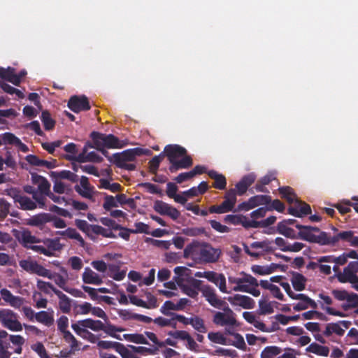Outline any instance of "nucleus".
<instances>
[{
    "label": "nucleus",
    "mask_w": 358,
    "mask_h": 358,
    "mask_svg": "<svg viewBox=\"0 0 358 358\" xmlns=\"http://www.w3.org/2000/svg\"><path fill=\"white\" fill-rule=\"evenodd\" d=\"M187 150L178 144H169L165 146L162 152L164 157H166L170 166L169 170L171 173H176L180 169H187L193 164L190 155H187Z\"/></svg>",
    "instance_id": "f257e3e1"
},
{
    "label": "nucleus",
    "mask_w": 358,
    "mask_h": 358,
    "mask_svg": "<svg viewBox=\"0 0 358 358\" xmlns=\"http://www.w3.org/2000/svg\"><path fill=\"white\" fill-rule=\"evenodd\" d=\"M107 159L114 164L117 167L127 171H134L136 168V165L132 163L136 159V157L141 156L145 154L146 152H150L148 150H144L141 148H135L127 149L122 152H116L113 155H110L109 152L106 150V148H102L98 150Z\"/></svg>",
    "instance_id": "f03ea898"
},
{
    "label": "nucleus",
    "mask_w": 358,
    "mask_h": 358,
    "mask_svg": "<svg viewBox=\"0 0 358 358\" xmlns=\"http://www.w3.org/2000/svg\"><path fill=\"white\" fill-rule=\"evenodd\" d=\"M278 191L282 199H285L289 204H294L287 208L289 214L296 217H303L311 213L310 205L299 200L291 187H280L278 188Z\"/></svg>",
    "instance_id": "7ed1b4c3"
},
{
    "label": "nucleus",
    "mask_w": 358,
    "mask_h": 358,
    "mask_svg": "<svg viewBox=\"0 0 358 358\" xmlns=\"http://www.w3.org/2000/svg\"><path fill=\"white\" fill-rule=\"evenodd\" d=\"M296 227L300 231L297 234V238L318 243L320 245H335L338 241V233L331 236L325 231H321L318 235L312 233L308 226L296 224Z\"/></svg>",
    "instance_id": "20e7f679"
},
{
    "label": "nucleus",
    "mask_w": 358,
    "mask_h": 358,
    "mask_svg": "<svg viewBox=\"0 0 358 358\" xmlns=\"http://www.w3.org/2000/svg\"><path fill=\"white\" fill-rule=\"evenodd\" d=\"M190 285L196 289L197 291L201 290L203 296L206 298V301L213 307L217 308H222L226 303L224 301L219 299L215 294V289L208 285L201 287L202 281L190 278Z\"/></svg>",
    "instance_id": "39448f33"
},
{
    "label": "nucleus",
    "mask_w": 358,
    "mask_h": 358,
    "mask_svg": "<svg viewBox=\"0 0 358 358\" xmlns=\"http://www.w3.org/2000/svg\"><path fill=\"white\" fill-rule=\"evenodd\" d=\"M358 261L350 262L343 268L342 273L337 274L338 280L341 283H350L352 287L358 291Z\"/></svg>",
    "instance_id": "423d86ee"
},
{
    "label": "nucleus",
    "mask_w": 358,
    "mask_h": 358,
    "mask_svg": "<svg viewBox=\"0 0 358 358\" xmlns=\"http://www.w3.org/2000/svg\"><path fill=\"white\" fill-rule=\"evenodd\" d=\"M222 255V250L220 248H215L211 244L202 242L197 252V257L200 262L203 263H215Z\"/></svg>",
    "instance_id": "0eeeda50"
},
{
    "label": "nucleus",
    "mask_w": 358,
    "mask_h": 358,
    "mask_svg": "<svg viewBox=\"0 0 358 358\" xmlns=\"http://www.w3.org/2000/svg\"><path fill=\"white\" fill-rule=\"evenodd\" d=\"M236 202V192L230 189L224 195V201L220 205H213L209 207L210 213L222 214L233 210Z\"/></svg>",
    "instance_id": "6e6552de"
},
{
    "label": "nucleus",
    "mask_w": 358,
    "mask_h": 358,
    "mask_svg": "<svg viewBox=\"0 0 358 358\" xmlns=\"http://www.w3.org/2000/svg\"><path fill=\"white\" fill-rule=\"evenodd\" d=\"M17 314L10 309L0 310V322L10 331H20L22 330V325L17 320Z\"/></svg>",
    "instance_id": "1a4fd4ad"
},
{
    "label": "nucleus",
    "mask_w": 358,
    "mask_h": 358,
    "mask_svg": "<svg viewBox=\"0 0 358 358\" xmlns=\"http://www.w3.org/2000/svg\"><path fill=\"white\" fill-rule=\"evenodd\" d=\"M228 280L229 283L236 285L233 288L235 292H241V290L238 289L243 286L249 287L251 285L259 286L258 281L255 278L243 271L240 273L239 277L229 276Z\"/></svg>",
    "instance_id": "9d476101"
},
{
    "label": "nucleus",
    "mask_w": 358,
    "mask_h": 358,
    "mask_svg": "<svg viewBox=\"0 0 358 358\" xmlns=\"http://www.w3.org/2000/svg\"><path fill=\"white\" fill-rule=\"evenodd\" d=\"M8 194L13 199L15 203H18L20 206V208L24 210H34L37 207L36 202L23 195L17 188H11Z\"/></svg>",
    "instance_id": "9b49d317"
},
{
    "label": "nucleus",
    "mask_w": 358,
    "mask_h": 358,
    "mask_svg": "<svg viewBox=\"0 0 358 358\" xmlns=\"http://www.w3.org/2000/svg\"><path fill=\"white\" fill-rule=\"evenodd\" d=\"M67 106L71 110L76 113L90 109L89 100L85 95L72 96L69 99Z\"/></svg>",
    "instance_id": "f8f14e48"
},
{
    "label": "nucleus",
    "mask_w": 358,
    "mask_h": 358,
    "mask_svg": "<svg viewBox=\"0 0 358 358\" xmlns=\"http://www.w3.org/2000/svg\"><path fill=\"white\" fill-rule=\"evenodd\" d=\"M153 208L160 215H168L173 220H176L180 215L178 210L162 201H156Z\"/></svg>",
    "instance_id": "ddd939ff"
},
{
    "label": "nucleus",
    "mask_w": 358,
    "mask_h": 358,
    "mask_svg": "<svg viewBox=\"0 0 358 358\" xmlns=\"http://www.w3.org/2000/svg\"><path fill=\"white\" fill-rule=\"evenodd\" d=\"M351 324L350 321L341 320L336 323H329L326 326V329L324 331V335L330 336L333 333L338 336H343L345 333L344 329L341 327L342 325L344 328L348 329Z\"/></svg>",
    "instance_id": "4468645a"
},
{
    "label": "nucleus",
    "mask_w": 358,
    "mask_h": 358,
    "mask_svg": "<svg viewBox=\"0 0 358 358\" xmlns=\"http://www.w3.org/2000/svg\"><path fill=\"white\" fill-rule=\"evenodd\" d=\"M19 243L26 249H29L31 245L41 242V240L32 235L28 229H24L15 235Z\"/></svg>",
    "instance_id": "2eb2a0df"
},
{
    "label": "nucleus",
    "mask_w": 358,
    "mask_h": 358,
    "mask_svg": "<svg viewBox=\"0 0 358 358\" xmlns=\"http://www.w3.org/2000/svg\"><path fill=\"white\" fill-rule=\"evenodd\" d=\"M274 243L278 245L280 250L283 252H299L305 246L303 243L299 242H295L291 244L281 237H277L274 240Z\"/></svg>",
    "instance_id": "dca6fc26"
},
{
    "label": "nucleus",
    "mask_w": 358,
    "mask_h": 358,
    "mask_svg": "<svg viewBox=\"0 0 358 358\" xmlns=\"http://www.w3.org/2000/svg\"><path fill=\"white\" fill-rule=\"evenodd\" d=\"M229 301L234 306H239L245 309H251L254 307V300L248 296L235 294L233 297L228 299Z\"/></svg>",
    "instance_id": "f3484780"
},
{
    "label": "nucleus",
    "mask_w": 358,
    "mask_h": 358,
    "mask_svg": "<svg viewBox=\"0 0 358 358\" xmlns=\"http://www.w3.org/2000/svg\"><path fill=\"white\" fill-rule=\"evenodd\" d=\"M75 190L84 198H92V187L90 186L88 178L86 176H81L80 185H76Z\"/></svg>",
    "instance_id": "a211bd4d"
},
{
    "label": "nucleus",
    "mask_w": 358,
    "mask_h": 358,
    "mask_svg": "<svg viewBox=\"0 0 358 358\" xmlns=\"http://www.w3.org/2000/svg\"><path fill=\"white\" fill-rule=\"evenodd\" d=\"M72 324H77L80 328L90 329L94 331H99L104 328V324L101 320H95L91 318L78 320Z\"/></svg>",
    "instance_id": "6ab92c4d"
},
{
    "label": "nucleus",
    "mask_w": 358,
    "mask_h": 358,
    "mask_svg": "<svg viewBox=\"0 0 358 358\" xmlns=\"http://www.w3.org/2000/svg\"><path fill=\"white\" fill-rule=\"evenodd\" d=\"M213 321L219 326H234L236 324V320L234 316L222 312H217L213 316Z\"/></svg>",
    "instance_id": "aec40b11"
},
{
    "label": "nucleus",
    "mask_w": 358,
    "mask_h": 358,
    "mask_svg": "<svg viewBox=\"0 0 358 358\" xmlns=\"http://www.w3.org/2000/svg\"><path fill=\"white\" fill-rule=\"evenodd\" d=\"M83 281L86 284L99 285L102 284V278L90 267H85L82 275Z\"/></svg>",
    "instance_id": "412c9836"
},
{
    "label": "nucleus",
    "mask_w": 358,
    "mask_h": 358,
    "mask_svg": "<svg viewBox=\"0 0 358 358\" xmlns=\"http://www.w3.org/2000/svg\"><path fill=\"white\" fill-rule=\"evenodd\" d=\"M0 78L13 83L15 86L20 85V81L16 76L15 69L8 66V68L0 67Z\"/></svg>",
    "instance_id": "4be33fe9"
},
{
    "label": "nucleus",
    "mask_w": 358,
    "mask_h": 358,
    "mask_svg": "<svg viewBox=\"0 0 358 358\" xmlns=\"http://www.w3.org/2000/svg\"><path fill=\"white\" fill-rule=\"evenodd\" d=\"M208 175L211 179L214 180V182L212 185L214 188L220 190L226 189L227 179L224 175L219 173L214 170L208 171Z\"/></svg>",
    "instance_id": "5701e85b"
},
{
    "label": "nucleus",
    "mask_w": 358,
    "mask_h": 358,
    "mask_svg": "<svg viewBox=\"0 0 358 358\" xmlns=\"http://www.w3.org/2000/svg\"><path fill=\"white\" fill-rule=\"evenodd\" d=\"M291 274L292 278L290 279V281L294 289L296 291L299 292L304 290L306 288V283L307 281L306 278L302 274L295 271H292Z\"/></svg>",
    "instance_id": "b1692460"
},
{
    "label": "nucleus",
    "mask_w": 358,
    "mask_h": 358,
    "mask_svg": "<svg viewBox=\"0 0 358 358\" xmlns=\"http://www.w3.org/2000/svg\"><path fill=\"white\" fill-rule=\"evenodd\" d=\"M55 294L59 298V307L63 313H69L71 309V299L60 290H55Z\"/></svg>",
    "instance_id": "393cba45"
},
{
    "label": "nucleus",
    "mask_w": 358,
    "mask_h": 358,
    "mask_svg": "<svg viewBox=\"0 0 358 358\" xmlns=\"http://www.w3.org/2000/svg\"><path fill=\"white\" fill-rule=\"evenodd\" d=\"M71 328L77 335L92 343H96L99 339L97 336L89 331L87 329L80 328L77 324H71Z\"/></svg>",
    "instance_id": "a878e982"
},
{
    "label": "nucleus",
    "mask_w": 358,
    "mask_h": 358,
    "mask_svg": "<svg viewBox=\"0 0 358 358\" xmlns=\"http://www.w3.org/2000/svg\"><path fill=\"white\" fill-rule=\"evenodd\" d=\"M176 276L173 279L178 285H182L192 274L191 270L185 266H177L174 268Z\"/></svg>",
    "instance_id": "bb28decb"
},
{
    "label": "nucleus",
    "mask_w": 358,
    "mask_h": 358,
    "mask_svg": "<svg viewBox=\"0 0 358 358\" xmlns=\"http://www.w3.org/2000/svg\"><path fill=\"white\" fill-rule=\"evenodd\" d=\"M61 271L65 275L66 278L61 274L51 273L49 279L53 280L57 285L66 292V289L69 287L66 286L68 273L66 269L63 267L61 268Z\"/></svg>",
    "instance_id": "cd10ccee"
},
{
    "label": "nucleus",
    "mask_w": 358,
    "mask_h": 358,
    "mask_svg": "<svg viewBox=\"0 0 358 358\" xmlns=\"http://www.w3.org/2000/svg\"><path fill=\"white\" fill-rule=\"evenodd\" d=\"M90 138L93 143L87 142V145H88L90 148H95L98 150L102 148H105L104 141H103L104 139V134L94 131L90 134Z\"/></svg>",
    "instance_id": "c85d7f7f"
},
{
    "label": "nucleus",
    "mask_w": 358,
    "mask_h": 358,
    "mask_svg": "<svg viewBox=\"0 0 358 358\" xmlns=\"http://www.w3.org/2000/svg\"><path fill=\"white\" fill-rule=\"evenodd\" d=\"M339 241H345L352 247H358V236H354L353 231H343L338 232Z\"/></svg>",
    "instance_id": "c756f323"
},
{
    "label": "nucleus",
    "mask_w": 358,
    "mask_h": 358,
    "mask_svg": "<svg viewBox=\"0 0 358 358\" xmlns=\"http://www.w3.org/2000/svg\"><path fill=\"white\" fill-rule=\"evenodd\" d=\"M52 215L48 213H40L33 216L29 220V224L35 227H40L47 222H51Z\"/></svg>",
    "instance_id": "7c9ffc66"
},
{
    "label": "nucleus",
    "mask_w": 358,
    "mask_h": 358,
    "mask_svg": "<svg viewBox=\"0 0 358 358\" xmlns=\"http://www.w3.org/2000/svg\"><path fill=\"white\" fill-rule=\"evenodd\" d=\"M306 350L317 355L324 357H327L329 353V349L327 346L320 345L316 343H312L306 348Z\"/></svg>",
    "instance_id": "2f4dec72"
},
{
    "label": "nucleus",
    "mask_w": 358,
    "mask_h": 358,
    "mask_svg": "<svg viewBox=\"0 0 358 358\" xmlns=\"http://www.w3.org/2000/svg\"><path fill=\"white\" fill-rule=\"evenodd\" d=\"M57 234L64 236L71 239L78 241L81 246H84L85 241L80 234L73 228L69 227L65 231H57Z\"/></svg>",
    "instance_id": "473e14b6"
},
{
    "label": "nucleus",
    "mask_w": 358,
    "mask_h": 358,
    "mask_svg": "<svg viewBox=\"0 0 358 358\" xmlns=\"http://www.w3.org/2000/svg\"><path fill=\"white\" fill-rule=\"evenodd\" d=\"M277 230L279 234L292 239L297 238L296 231L285 224V222H280L277 225Z\"/></svg>",
    "instance_id": "72a5a7b5"
},
{
    "label": "nucleus",
    "mask_w": 358,
    "mask_h": 358,
    "mask_svg": "<svg viewBox=\"0 0 358 358\" xmlns=\"http://www.w3.org/2000/svg\"><path fill=\"white\" fill-rule=\"evenodd\" d=\"M35 320L40 323L50 327L53 324L54 318L52 315L46 311L42 310L35 314Z\"/></svg>",
    "instance_id": "f704fd0d"
},
{
    "label": "nucleus",
    "mask_w": 358,
    "mask_h": 358,
    "mask_svg": "<svg viewBox=\"0 0 358 358\" xmlns=\"http://www.w3.org/2000/svg\"><path fill=\"white\" fill-rule=\"evenodd\" d=\"M234 340L227 339V345H231L236 348L246 351L247 346L243 336L238 333L234 335Z\"/></svg>",
    "instance_id": "c9c22d12"
},
{
    "label": "nucleus",
    "mask_w": 358,
    "mask_h": 358,
    "mask_svg": "<svg viewBox=\"0 0 358 358\" xmlns=\"http://www.w3.org/2000/svg\"><path fill=\"white\" fill-rule=\"evenodd\" d=\"M104 146L106 148H120V140L117 137L113 134H104Z\"/></svg>",
    "instance_id": "e433bc0d"
},
{
    "label": "nucleus",
    "mask_w": 358,
    "mask_h": 358,
    "mask_svg": "<svg viewBox=\"0 0 358 358\" xmlns=\"http://www.w3.org/2000/svg\"><path fill=\"white\" fill-rule=\"evenodd\" d=\"M280 347L271 345L266 347L261 352V358H274L282 352Z\"/></svg>",
    "instance_id": "4c0bfd02"
},
{
    "label": "nucleus",
    "mask_w": 358,
    "mask_h": 358,
    "mask_svg": "<svg viewBox=\"0 0 358 358\" xmlns=\"http://www.w3.org/2000/svg\"><path fill=\"white\" fill-rule=\"evenodd\" d=\"M41 120L45 130L50 131L54 129L55 121L51 117V115L48 110L42 112Z\"/></svg>",
    "instance_id": "58836bf2"
},
{
    "label": "nucleus",
    "mask_w": 358,
    "mask_h": 358,
    "mask_svg": "<svg viewBox=\"0 0 358 358\" xmlns=\"http://www.w3.org/2000/svg\"><path fill=\"white\" fill-rule=\"evenodd\" d=\"M46 246V250L51 253L55 251H59L62 249V245L60 243L59 238H56L53 239L48 238L43 241Z\"/></svg>",
    "instance_id": "ea45409f"
},
{
    "label": "nucleus",
    "mask_w": 358,
    "mask_h": 358,
    "mask_svg": "<svg viewBox=\"0 0 358 358\" xmlns=\"http://www.w3.org/2000/svg\"><path fill=\"white\" fill-rule=\"evenodd\" d=\"M201 243L199 241H193L188 244L184 249V257L188 258L192 256H197V252L200 248Z\"/></svg>",
    "instance_id": "a19ab883"
},
{
    "label": "nucleus",
    "mask_w": 358,
    "mask_h": 358,
    "mask_svg": "<svg viewBox=\"0 0 358 358\" xmlns=\"http://www.w3.org/2000/svg\"><path fill=\"white\" fill-rule=\"evenodd\" d=\"M273 241H269L268 239H265L262 241H256L251 243V248H262L266 252H271L274 251L275 248L272 247V243Z\"/></svg>",
    "instance_id": "79ce46f5"
},
{
    "label": "nucleus",
    "mask_w": 358,
    "mask_h": 358,
    "mask_svg": "<svg viewBox=\"0 0 358 358\" xmlns=\"http://www.w3.org/2000/svg\"><path fill=\"white\" fill-rule=\"evenodd\" d=\"M6 138L7 141H8V145L18 147L19 150L23 152H27L29 151L27 145L23 143L20 139L15 136L13 134L12 135H8Z\"/></svg>",
    "instance_id": "37998d69"
},
{
    "label": "nucleus",
    "mask_w": 358,
    "mask_h": 358,
    "mask_svg": "<svg viewBox=\"0 0 358 358\" xmlns=\"http://www.w3.org/2000/svg\"><path fill=\"white\" fill-rule=\"evenodd\" d=\"M133 352L139 353L142 355H156L158 352L157 347L153 348H146L143 346H134V345H129Z\"/></svg>",
    "instance_id": "c03bdc74"
},
{
    "label": "nucleus",
    "mask_w": 358,
    "mask_h": 358,
    "mask_svg": "<svg viewBox=\"0 0 358 358\" xmlns=\"http://www.w3.org/2000/svg\"><path fill=\"white\" fill-rule=\"evenodd\" d=\"M309 307L315 309L317 307L316 302L310 298L309 301H306L305 299H301L299 303L295 304L293 307L296 311H301L308 308Z\"/></svg>",
    "instance_id": "a18cd8bd"
},
{
    "label": "nucleus",
    "mask_w": 358,
    "mask_h": 358,
    "mask_svg": "<svg viewBox=\"0 0 358 358\" xmlns=\"http://www.w3.org/2000/svg\"><path fill=\"white\" fill-rule=\"evenodd\" d=\"M75 224L80 231L85 233L89 236L91 233L93 234V227L95 224H90L87 221L79 219L75 220Z\"/></svg>",
    "instance_id": "49530a36"
},
{
    "label": "nucleus",
    "mask_w": 358,
    "mask_h": 358,
    "mask_svg": "<svg viewBox=\"0 0 358 358\" xmlns=\"http://www.w3.org/2000/svg\"><path fill=\"white\" fill-rule=\"evenodd\" d=\"M190 325H192L196 331L200 333H206L207 331V328L205 326L203 320L198 316L192 317Z\"/></svg>",
    "instance_id": "de8ad7c7"
},
{
    "label": "nucleus",
    "mask_w": 358,
    "mask_h": 358,
    "mask_svg": "<svg viewBox=\"0 0 358 358\" xmlns=\"http://www.w3.org/2000/svg\"><path fill=\"white\" fill-rule=\"evenodd\" d=\"M52 173L58 178L66 179L73 182H77L78 180V176L76 174L68 170H63L59 172H53Z\"/></svg>",
    "instance_id": "09e8293b"
},
{
    "label": "nucleus",
    "mask_w": 358,
    "mask_h": 358,
    "mask_svg": "<svg viewBox=\"0 0 358 358\" xmlns=\"http://www.w3.org/2000/svg\"><path fill=\"white\" fill-rule=\"evenodd\" d=\"M164 156L161 152L159 155H156L152 158L149 162V171L152 174H156L160 163L162 162Z\"/></svg>",
    "instance_id": "8fccbe9b"
},
{
    "label": "nucleus",
    "mask_w": 358,
    "mask_h": 358,
    "mask_svg": "<svg viewBox=\"0 0 358 358\" xmlns=\"http://www.w3.org/2000/svg\"><path fill=\"white\" fill-rule=\"evenodd\" d=\"M250 199L255 208L261 205H265L266 206L267 203L271 201V196L262 194L255 195L250 197Z\"/></svg>",
    "instance_id": "3c124183"
},
{
    "label": "nucleus",
    "mask_w": 358,
    "mask_h": 358,
    "mask_svg": "<svg viewBox=\"0 0 358 358\" xmlns=\"http://www.w3.org/2000/svg\"><path fill=\"white\" fill-rule=\"evenodd\" d=\"M208 338L213 343L227 345V338L220 332H210L208 334Z\"/></svg>",
    "instance_id": "603ef678"
},
{
    "label": "nucleus",
    "mask_w": 358,
    "mask_h": 358,
    "mask_svg": "<svg viewBox=\"0 0 358 358\" xmlns=\"http://www.w3.org/2000/svg\"><path fill=\"white\" fill-rule=\"evenodd\" d=\"M169 310H178L176 306V303H174L171 301H165L163 306L161 307L160 311L165 315L174 316L176 313L169 312Z\"/></svg>",
    "instance_id": "864d4df0"
},
{
    "label": "nucleus",
    "mask_w": 358,
    "mask_h": 358,
    "mask_svg": "<svg viewBox=\"0 0 358 358\" xmlns=\"http://www.w3.org/2000/svg\"><path fill=\"white\" fill-rule=\"evenodd\" d=\"M346 301L348 304L343 305L344 310L358 307V294L356 293H349Z\"/></svg>",
    "instance_id": "5fc2aeb1"
},
{
    "label": "nucleus",
    "mask_w": 358,
    "mask_h": 358,
    "mask_svg": "<svg viewBox=\"0 0 358 358\" xmlns=\"http://www.w3.org/2000/svg\"><path fill=\"white\" fill-rule=\"evenodd\" d=\"M93 234L96 235H101L106 238H116V236L111 230L103 228L100 225H94L93 227Z\"/></svg>",
    "instance_id": "6e6d98bb"
},
{
    "label": "nucleus",
    "mask_w": 358,
    "mask_h": 358,
    "mask_svg": "<svg viewBox=\"0 0 358 358\" xmlns=\"http://www.w3.org/2000/svg\"><path fill=\"white\" fill-rule=\"evenodd\" d=\"M145 241L156 248H162L164 250H168L171 245L170 241L157 240L151 238H147Z\"/></svg>",
    "instance_id": "4d7b16f0"
},
{
    "label": "nucleus",
    "mask_w": 358,
    "mask_h": 358,
    "mask_svg": "<svg viewBox=\"0 0 358 358\" xmlns=\"http://www.w3.org/2000/svg\"><path fill=\"white\" fill-rule=\"evenodd\" d=\"M63 334V338L66 343H70V347L73 350H78V341L75 336L69 331H65Z\"/></svg>",
    "instance_id": "13d9d810"
},
{
    "label": "nucleus",
    "mask_w": 358,
    "mask_h": 358,
    "mask_svg": "<svg viewBox=\"0 0 358 358\" xmlns=\"http://www.w3.org/2000/svg\"><path fill=\"white\" fill-rule=\"evenodd\" d=\"M266 208L268 211L275 210L279 213H282L285 209V204L279 199H275L273 201L271 199L270 203H267Z\"/></svg>",
    "instance_id": "bf43d9fd"
},
{
    "label": "nucleus",
    "mask_w": 358,
    "mask_h": 358,
    "mask_svg": "<svg viewBox=\"0 0 358 358\" xmlns=\"http://www.w3.org/2000/svg\"><path fill=\"white\" fill-rule=\"evenodd\" d=\"M37 287L38 289L47 294H50V290H52L54 293L55 290H58L52 285L51 282H45L42 280H38Z\"/></svg>",
    "instance_id": "052dcab7"
},
{
    "label": "nucleus",
    "mask_w": 358,
    "mask_h": 358,
    "mask_svg": "<svg viewBox=\"0 0 358 358\" xmlns=\"http://www.w3.org/2000/svg\"><path fill=\"white\" fill-rule=\"evenodd\" d=\"M10 204L4 199H0V220H3L9 214Z\"/></svg>",
    "instance_id": "680f3d73"
},
{
    "label": "nucleus",
    "mask_w": 358,
    "mask_h": 358,
    "mask_svg": "<svg viewBox=\"0 0 358 358\" xmlns=\"http://www.w3.org/2000/svg\"><path fill=\"white\" fill-rule=\"evenodd\" d=\"M117 206L118 204L116 198L111 195H106L105 196L103 207L106 210L109 211L112 208Z\"/></svg>",
    "instance_id": "e2e57ef3"
},
{
    "label": "nucleus",
    "mask_w": 358,
    "mask_h": 358,
    "mask_svg": "<svg viewBox=\"0 0 358 358\" xmlns=\"http://www.w3.org/2000/svg\"><path fill=\"white\" fill-rule=\"evenodd\" d=\"M259 313L261 315L271 314L273 312V308L271 303L267 302L264 300H260L259 301Z\"/></svg>",
    "instance_id": "0e129e2a"
},
{
    "label": "nucleus",
    "mask_w": 358,
    "mask_h": 358,
    "mask_svg": "<svg viewBox=\"0 0 358 358\" xmlns=\"http://www.w3.org/2000/svg\"><path fill=\"white\" fill-rule=\"evenodd\" d=\"M182 290V292L192 299H196L199 294V292L191 285H185L184 282L178 285Z\"/></svg>",
    "instance_id": "69168bd1"
},
{
    "label": "nucleus",
    "mask_w": 358,
    "mask_h": 358,
    "mask_svg": "<svg viewBox=\"0 0 358 358\" xmlns=\"http://www.w3.org/2000/svg\"><path fill=\"white\" fill-rule=\"evenodd\" d=\"M115 351L121 355L122 358H136L135 355L133 354V352L127 349L121 343H120V344L117 345Z\"/></svg>",
    "instance_id": "338daca9"
},
{
    "label": "nucleus",
    "mask_w": 358,
    "mask_h": 358,
    "mask_svg": "<svg viewBox=\"0 0 358 358\" xmlns=\"http://www.w3.org/2000/svg\"><path fill=\"white\" fill-rule=\"evenodd\" d=\"M36 264V262L25 259L21 260L19 262L20 267L30 273H34Z\"/></svg>",
    "instance_id": "774afa93"
}]
</instances>
